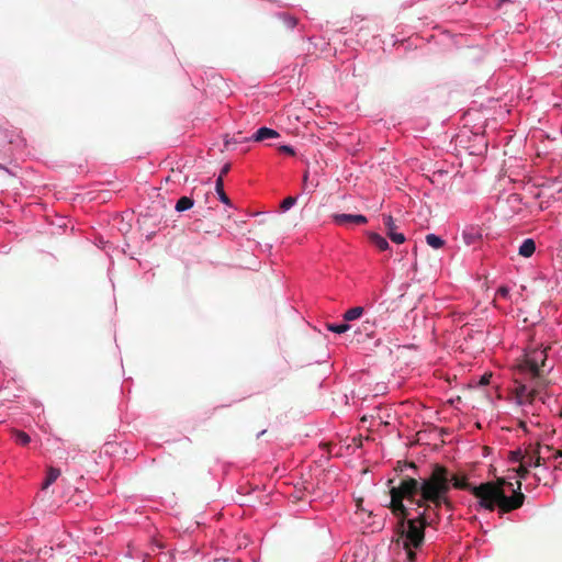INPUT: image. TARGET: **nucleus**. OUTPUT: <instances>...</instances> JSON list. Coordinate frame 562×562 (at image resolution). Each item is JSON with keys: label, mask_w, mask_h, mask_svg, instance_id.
Listing matches in <instances>:
<instances>
[{"label": "nucleus", "mask_w": 562, "mask_h": 562, "mask_svg": "<svg viewBox=\"0 0 562 562\" xmlns=\"http://www.w3.org/2000/svg\"><path fill=\"white\" fill-rule=\"evenodd\" d=\"M541 445L529 443L524 450V462L529 467H540L544 463V459L540 456Z\"/></svg>", "instance_id": "nucleus-5"}, {"label": "nucleus", "mask_w": 562, "mask_h": 562, "mask_svg": "<svg viewBox=\"0 0 562 562\" xmlns=\"http://www.w3.org/2000/svg\"><path fill=\"white\" fill-rule=\"evenodd\" d=\"M194 204V201L190 196H181L176 203V211L183 212L190 210Z\"/></svg>", "instance_id": "nucleus-15"}, {"label": "nucleus", "mask_w": 562, "mask_h": 562, "mask_svg": "<svg viewBox=\"0 0 562 562\" xmlns=\"http://www.w3.org/2000/svg\"><path fill=\"white\" fill-rule=\"evenodd\" d=\"M215 191L218 194L220 200L225 203L226 205H232L229 198L224 192V180H222L221 177H217L215 182Z\"/></svg>", "instance_id": "nucleus-13"}, {"label": "nucleus", "mask_w": 562, "mask_h": 562, "mask_svg": "<svg viewBox=\"0 0 562 562\" xmlns=\"http://www.w3.org/2000/svg\"><path fill=\"white\" fill-rule=\"evenodd\" d=\"M496 296L503 297V299H508V296H509V289L507 286H505V285L499 286L497 292H496Z\"/></svg>", "instance_id": "nucleus-23"}, {"label": "nucleus", "mask_w": 562, "mask_h": 562, "mask_svg": "<svg viewBox=\"0 0 562 562\" xmlns=\"http://www.w3.org/2000/svg\"><path fill=\"white\" fill-rule=\"evenodd\" d=\"M333 221L340 226L363 225L368 223V218L361 214H333Z\"/></svg>", "instance_id": "nucleus-6"}, {"label": "nucleus", "mask_w": 562, "mask_h": 562, "mask_svg": "<svg viewBox=\"0 0 562 562\" xmlns=\"http://www.w3.org/2000/svg\"><path fill=\"white\" fill-rule=\"evenodd\" d=\"M562 457V450H557L554 458H561Z\"/></svg>", "instance_id": "nucleus-31"}, {"label": "nucleus", "mask_w": 562, "mask_h": 562, "mask_svg": "<svg viewBox=\"0 0 562 562\" xmlns=\"http://www.w3.org/2000/svg\"><path fill=\"white\" fill-rule=\"evenodd\" d=\"M408 465H409L411 468H414V469L416 468L415 463H413V462L408 463Z\"/></svg>", "instance_id": "nucleus-33"}, {"label": "nucleus", "mask_w": 562, "mask_h": 562, "mask_svg": "<svg viewBox=\"0 0 562 562\" xmlns=\"http://www.w3.org/2000/svg\"><path fill=\"white\" fill-rule=\"evenodd\" d=\"M547 355L544 349H533L526 355L524 369L528 371L532 378L540 376V368L544 366Z\"/></svg>", "instance_id": "nucleus-4"}, {"label": "nucleus", "mask_w": 562, "mask_h": 562, "mask_svg": "<svg viewBox=\"0 0 562 562\" xmlns=\"http://www.w3.org/2000/svg\"><path fill=\"white\" fill-rule=\"evenodd\" d=\"M449 479L451 480V486H453L454 488L470 491L472 493V490L475 487L468 482L465 475L449 474Z\"/></svg>", "instance_id": "nucleus-9"}, {"label": "nucleus", "mask_w": 562, "mask_h": 562, "mask_svg": "<svg viewBox=\"0 0 562 562\" xmlns=\"http://www.w3.org/2000/svg\"><path fill=\"white\" fill-rule=\"evenodd\" d=\"M369 239L381 251H384L389 248L387 240L376 233H370Z\"/></svg>", "instance_id": "nucleus-12"}, {"label": "nucleus", "mask_w": 562, "mask_h": 562, "mask_svg": "<svg viewBox=\"0 0 562 562\" xmlns=\"http://www.w3.org/2000/svg\"><path fill=\"white\" fill-rule=\"evenodd\" d=\"M528 467H529V465H528V464H526L525 462L519 463V467H518V469L516 470V472H517V474H518V476H519L520 479H526V477H527V475H528V473H529Z\"/></svg>", "instance_id": "nucleus-22"}, {"label": "nucleus", "mask_w": 562, "mask_h": 562, "mask_svg": "<svg viewBox=\"0 0 562 562\" xmlns=\"http://www.w3.org/2000/svg\"><path fill=\"white\" fill-rule=\"evenodd\" d=\"M296 202V199L293 196L285 198L281 203L282 211H288L290 207H292Z\"/></svg>", "instance_id": "nucleus-21"}, {"label": "nucleus", "mask_w": 562, "mask_h": 562, "mask_svg": "<svg viewBox=\"0 0 562 562\" xmlns=\"http://www.w3.org/2000/svg\"><path fill=\"white\" fill-rule=\"evenodd\" d=\"M285 23L288 24L289 27H294L297 23V20L294 18V16H286L285 18Z\"/></svg>", "instance_id": "nucleus-26"}, {"label": "nucleus", "mask_w": 562, "mask_h": 562, "mask_svg": "<svg viewBox=\"0 0 562 562\" xmlns=\"http://www.w3.org/2000/svg\"><path fill=\"white\" fill-rule=\"evenodd\" d=\"M372 327H373V324L370 321L367 319L366 322H363V330L366 331V335L368 337H372L373 336Z\"/></svg>", "instance_id": "nucleus-24"}, {"label": "nucleus", "mask_w": 562, "mask_h": 562, "mask_svg": "<svg viewBox=\"0 0 562 562\" xmlns=\"http://www.w3.org/2000/svg\"><path fill=\"white\" fill-rule=\"evenodd\" d=\"M279 151L280 153H284V154H288V155H291L293 156L295 154L293 147L289 146V145H282L279 147Z\"/></svg>", "instance_id": "nucleus-25"}, {"label": "nucleus", "mask_w": 562, "mask_h": 562, "mask_svg": "<svg viewBox=\"0 0 562 562\" xmlns=\"http://www.w3.org/2000/svg\"><path fill=\"white\" fill-rule=\"evenodd\" d=\"M383 223L386 228V235L393 243L403 244L405 241V236L396 232V225L391 215H383Z\"/></svg>", "instance_id": "nucleus-8"}, {"label": "nucleus", "mask_w": 562, "mask_h": 562, "mask_svg": "<svg viewBox=\"0 0 562 562\" xmlns=\"http://www.w3.org/2000/svg\"><path fill=\"white\" fill-rule=\"evenodd\" d=\"M349 328H350V326L347 323L327 324V329L333 333H337V334L346 333L347 330H349Z\"/></svg>", "instance_id": "nucleus-19"}, {"label": "nucleus", "mask_w": 562, "mask_h": 562, "mask_svg": "<svg viewBox=\"0 0 562 562\" xmlns=\"http://www.w3.org/2000/svg\"><path fill=\"white\" fill-rule=\"evenodd\" d=\"M426 241L430 247L435 249H438L443 245V240L435 234H428L426 236Z\"/></svg>", "instance_id": "nucleus-18"}, {"label": "nucleus", "mask_w": 562, "mask_h": 562, "mask_svg": "<svg viewBox=\"0 0 562 562\" xmlns=\"http://www.w3.org/2000/svg\"><path fill=\"white\" fill-rule=\"evenodd\" d=\"M537 395V389L528 390V387L524 384L516 387L515 396L518 405L532 404Z\"/></svg>", "instance_id": "nucleus-7"}, {"label": "nucleus", "mask_w": 562, "mask_h": 562, "mask_svg": "<svg viewBox=\"0 0 562 562\" xmlns=\"http://www.w3.org/2000/svg\"><path fill=\"white\" fill-rule=\"evenodd\" d=\"M560 416L562 417V409H561Z\"/></svg>", "instance_id": "nucleus-35"}, {"label": "nucleus", "mask_w": 562, "mask_h": 562, "mask_svg": "<svg viewBox=\"0 0 562 562\" xmlns=\"http://www.w3.org/2000/svg\"><path fill=\"white\" fill-rule=\"evenodd\" d=\"M517 487L513 488V483L501 477L496 481L485 482L472 490V494L479 499L481 507L493 512L497 506L499 512L509 513L520 508L525 501L521 493V482H516Z\"/></svg>", "instance_id": "nucleus-2"}, {"label": "nucleus", "mask_w": 562, "mask_h": 562, "mask_svg": "<svg viewBox=\"0 0 562 562\" xmlns=\"http://www.w3.org/2000/svg\"><path fill=\"white\" fill-rule=\"evenodd\" d=\"M265 432H266V430H261V432L258 435V437L263 435Z\"/></svg>", "instance_id": "nucleus-34"}, {"label": "nucleus", "mask_w": 562, "mask_h": 562, "mask_svg": "<svg viewBox=\"0 0 562 562\" xmlns=\"http://www.w3.org/2000/svg\"><path fill=\"white\" fill-rule=\"evenodd\" d=\"M429 512L423 510L416 518L407 519L409 513L406 508V515L394 514L398 517L397 532L401 537H405L404 549L413 547L418 549L425 540V528L431 526L436 518H430Z\"/></svg>", "instance_id": "nucleus-3"}, {"label": "nucleus", "mask_w": 562, "mask_h": 562, "mask_svg": "<svg viewBox=\"0 0 562 562\" xmlns=\"http://www.w3.org/2000/svg\"><path fill=\"white\" fill-rule=\"evenodd\" d=\"M509 458L513 462L522 463L524 462V450L517 449L515 451H512Z\"/></svg>", "instance_id": "nucleus-20"}, {"label": "nucleus", "mask_w": 562, "mask_h": 562, "mask_svg": "<svg viewBox=\"0 0 562 562\" xmlns=\"http://www.w3.org/2000/svg\"><path fill=\"white\" fill-rule=\"evenodd\" d=\"M11 432L18 445L27 446L30 443L31 438L26 432L18 429H13Z\"/></svg>", "instance_id": "nucleus-16"}, {"label": "nucleus", "mask_w": 562, "mask_h": 562, "mask_svg": "<svg viewBox=\"0 0 562 562\" xmlns=\"http://www.w3.org/2000/svg\"><path fill=\"white\" fill-rule=\"evenodd\" d=\"M519 427L521 429H524L525 431L527 430V425H526V423L524 420H519Z\"/></svg>", "instance_id": "nucleus-30"}, {"label": "nucleus", "mask_w": 562, "mask_h": 562, "mask_svg": "<svg viewBox=\"0 0 562 562\" xmlns=\"http://www.w3.org/2000/svg\"><path fill=\"white\" fill-rule=\"evenodd\" d=\"M536 250V243L533 239L531 238H527L524 240V243L521 244V246L519 247V250H518V254L522 257H530L531 255H533Z\"/></svg>", "instance_id": "nucleus-11"}, {"label": "nucleus", "mask_w": 562, "mask_h": 562, "mask_svg": "<svg viewBox=\"0 0 562 562\" xmlns=\"http://www.w3.org/2000/svg\"><path fill=\"white\" fill-rule=\"evenodd\" d=\"M229 169H231V165L229 164L224 165L222 167V169H221V172H220L218 177H221L222 180H224V176H226L228 173Z\"/></svg>", "instance_id": "nucleus-27"}, {"label": "nucleus", "mask_w": 562, "mask_h": 562, "mask_svg": "<svg viewBox=\"0 0 562 562\" xmlns=\"http://www.w3.org/2000/svg\"><path fill=\"white\" fill-rule=\"evenodd\" d=\"M407 551V558L409 562H414L416 559V553L408 547V549H405Z\"/></svg>", "instance_id": "nucleus-29"}, {"label": "nucleus", "mask_w": 562, "mask_h": 562, "mask_svg": "<svg viewBox=\"0 0 562 562\" xmlns=\"http://www.w3.org/2000/svg\"><path fill=\"white\" fill-rule=\"evenodd\" d=\"M363 313V307L356 306L345 312L344 319L346 322L358 319Z\"/></svg>", "instance_id": "nucleus-17"}, {"label": "nucleus", "mask_w": 562, "mask_h": 562, "mask_svg": "<svg viewBox=\"0 0 562 562\" xmlns=\"http://www.w3.org/2000/svg\"><path fill=\"white\" fill-rule=\"evenodd\" d=\"M60 475V470L59 469H56V468H53L50 467L47 471V475H46V479L43 483V488H47L49 485H52Z\"/></svg>", "instance_id": "nucleus-14"}, {"label": "nucleus", "mask_w": 562, "mask_h": 562, "mask_svg": "<svg viewBox=\"0 0 562 562\" xmlns=\"http://www.w3.org/2000/svg\"><path fill=\"white\" fill-rule=\"evenodd\" d=\"M491 374H484L481 376L480 379V384L481 385H487L490 383V379H491Z\"/></svg>", "instance_id": "nucleus-28"}, {"label": "nucleus", "mask_w": 562, "mask_h": 562, "mask_svg": "<svg viewBox=\"0 0 562 562\" xmlns=\"http://www.w3.org/2000/svg\"><path fill=\"white\" fill-rule=\"evenodd\" d=\"M451 488L449 470L439 463H435L428 477L416 480L406 476L401 480L397 486H391L390 508L393 514L406 515V507L403 499H408L424 510L432 512L436 522L440 520L439 510L441 506L452 510L453 504L448 496Z\"/></svg>", "instance_id": "nucleus-1"}, {"label": "nucleus", "mask_w": 562, "mask_h": 562, "mask_svg": "<svg viewBox=\"0 0 562 562\" xmlns=\"http://www.w3.org/2000/svg\"><path fill=\"white\" fill-rule=\"evenodd\" d=\"M306 181H307V172L304 175V178H303L304 184L306 183Z\"/></svg>", "instance_id": "nucleus-32"}, {"label": "nucleus", "mask_w": 562, "mask_h": 562, "mask_svg": "<svg viewBox=\"0 0 562 562\" xmlns=\"http://www.w3.org/2000/svg\"><path fill=\"white\" fill-rule=\"evenodd\" d=\"M279 137V133L272 128L260 127L256 133L252 134L251 139L254 142H262L269 138Z\"/></svg>", "instance_id": "nucleus-10"}]
</instances>
